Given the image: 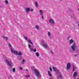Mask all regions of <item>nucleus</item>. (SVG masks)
I'll list each match as a JSON object with an SVG mask.
<instances>
[{"instance_id":"nucleus-1","label":"nucleus","mask_w":79,"mask_h":79,"mask_svg":"<svg viewBox=\"0 0 79 79\" xmlns=\"http://www.w3.org/2000/svg\"><path fill=\"white\" fill-rule=\"evenodd\" d=\"M52 69L54 72H56V73L57 74H58V75H59V77L57 78V79H59V77H60V78H62V76L61 75V72H60V70H58L57 68H56L54 67H53Z\"/></svg>"},{"instance_id":"nucleus-2","label":"nucleus","mask_w":79,"mask_h":79,"mask_svg":"<svg viewBox=\"0 0 79 79\" xmlns=\"http://www.w3.org/2000/svg\"><path fill=\"white\" fill-rule=\"evenodd\" d=\"M71 49H70V52L71 53H73L75 50H76V48H77V44L75 42H74L72 46L71 47Z\"/></svg>"},{"instance_id":"nucleus-3","label":"nucleus","mask_w":79,"mask_h":79,"mask_svg":"<svg viewBox=\"0 0 79 79\" xmlns=\"http://www.w3.org/2000/svg\"><path fill=\"white\" fill-rule=\"evenodd\" d=\"M33 71L35 72V74L36 76H38V78L41 77V76H40V72H39V71L38 70L35 69L33 70Z\"/></svg>"},{"instance_id":"nucleus-4","label":"nucleus","mask_w":79,"mask_h":79,"mask_svg":"<svg viewBox=\"0 0 79 79\" xmlns=\"http://www.w3.org/2000/svg\"><path fill=\"white\" fill-rule=\"evenodd\" d=\"M41 43L42 44V45L45 47V48H47V47H48V44H47L46 42L45 41V40H42L41 41Z\"/></svg>"},{"instance_id":"nucleus-5","label":"nucleus","mask_w":79,"mask_h":79,"mask_svg":"<svg viewBox=\"0 0 79 79\" xmlns=\"http://www.w3.org/2000/svg\"><path fill=\"white\" fill-rule=\"evenodd\" d=\"M6 62L8 66H10V67H11L12 66V61H9V59H6Z\"/></svg>"},{"instance_id":"nucleus-6","label":"nucleus","mask_w":79,"mask_h":79,"mask_svg":"<svg viewBox=\"0 0 79 79\" xmlns=\"http://www.w3.org/2000/svg\"><path fill=\"white\" fill-rule=\"evenodd\" d=\"M70 68H71V63H68L67 64L66 69L67 70H69Z\"/></svg>"},{"instance_id":"nucleus-7","label":"nucleus","mask_w":79,"mask_h":79,"mask_svg":"<svg viewBox=\"0 0 79 79\" xmlns=\"http://www.w3.org/2000/svg\"><path fill=\"white\" fill-rule=\"evenodd\" d=\"M43 12H42V10H40V15H41L42 16V19H44V16H43Z\"/></svg>"},{"instance_id":"nucleus-8","label":"nucleus","mask_w":79,"mask_h":79,"mask_svg":"<svg viewBox=\"0 0 79 79\" xmlns=\"http://www.w3.org/2000/svg\"><path fill=\"white\" fill-rule=\"evenodd\" d=\"M49 21L50 23H51V24H54V23H55L54 20L52 19H50Z\"/></svg>"},{"instance_id":"nucleus-9","label":"nucleus","mask_w":79,"mask_h":79,"mask_svg":"<svg viewBox=\"0 0 79 79\" xmlns=\"http://www.w3.org/2000/svg\"><path fill=\"white\" fill-rule=\"evenodd\" d=\"M30 10H31L30 8H27L26 9V13H28V12L30 11Z\"/></svg>"},{"instance_id":"nucleus-10","label":"nucleus","mask_w":79,"mask_h":79,"mask_svg":"<svg viewBox=\"0 0 79 79\" xmlns=\"http://www.w3.org/2000/svg\"><path fill=\"white\" fill-rule=\"evenodd\" d=\"M28 47L29 48H30V50L31 51H33V49H32V48H31V44H28Z\"/></svg>"},{"instance_id":"nucleus-11","label":"nucleus","mask_w":79,"mask_h":79,"mask_svg":"<svg viewBox=\"0 0 79 79\" xmlns=\"http://www.w3.org/2000/svg\"><path fill=\"white\" fill-rule=\"evenodd\" d=\"M73 71H75V69H76V67H75L74 65H73Z\"/></svg>"},{"instance_id":"nucleus-12","label":"nucleus","mask_w":79,"mask_h":79,"mask_svg":"<svg viewBox=\"0 0 79 79\" xmlns=\"http://www.w3.org/2000/svg\"><path fill=\"white\" fill-rule=\"evenodd\" d=\"M69 42L70 44H73V42H74V40L73 39H71L69 40Z\"/></svg>"},{"instance_id":"nucleus-13","label":"nucleus","mask_w":79,"mask_h":79,"mask_svg":"<svg viewBox=\"0 0 79 79\" xmlns=\"http://www.w3.org/2000/svg\"><path fill=\"white\" fill-rule=\"evenodd\" d=\"M11 50L12 53H13V52H14V51H15V49H14V48H13V47H11Z\"/></svg>"},{"instance_id":"nucleus-14","label":"nucleus","mask_w":79,"mask_h":79,"mask_svg":"<svg viewBox=\"0 0 79 79\" xmlns=\"http://www.w3.org/2000/svg\"><path fill=\"white\" fill-rule=\"evenodd\" d=\"M28 42H29V43H30V44L31 45H33V43H32V41H31V39L29 40Z\"/></svg>"},{"instance_id":"nucleus-15","label":"nucleus","mask_w":79,"mask_h":79,"mask_svg":"<svg viewBox=\"0 0 79 79\" xmlns=\"http://www.w3.org/2000/svg\"><path fill=\"white\" fill-rule=\"evenodd\" d=\"M35 3L36 7H38V6H39V4H38L37 2V1H35Z\"/></svg>"},{"instance_id":"nucleus-16","label":"nucleus","mask_w":79,"mask_h":79,"mask_svg":"<svg viewBox=\"0 0 79 79\" xmlns=\"http://www.w3.org/2000/svg\"><path fill=\"white\" fill-rule=\"evenodd\" d=\"M13 53H15V55H18V52L16 51H15Z\"/></svg>"},{"instance_id":"nucleus-17","label":"nucleus","mask_w":79,"mask_h":79,"mask_svg":"<svg viewBox=\"0 0 79 79\" xmlns=\"http://www.w3.org/2000/svg\"><path fill=\"white\" fill-rule=\"evenodd\" d=\"M2 37L3 39H5L6 40H8V37H5L4 36H2Z\"/></svg>"},{"instance_id":"nucleus-18","label":"nucleus","mask_w":79,"mask_h":79,"mask_svg":"<svg viewBox=\"0 0 79 79\" xmlns=\"http://www.w3.org/2000/svg\"><path fill=\"white\" fill-rule=\"evenodd\" d=\"M77 72H75L73 74V77H76V76H77Z\"/></svg>"},{"instance_id":"nucleus-19","label":"nucleus","mask_w":79,"mask_h":79,"mask_svg":"<svg viewBox=\"0 0 79 79\" xmlns=\"http://www.w3.org/2000/svg\"><path fill=\"white\" fill-rule=\"evenodd\" d=\"M25 62V60H24V59H23L22 61L21 64H24Z\"/></svg>"},{"instance_id":"nucleus-20","label":"nucleus","mask_w":79,"mask_h":79,"mask_svg":"<svg viewBox=\"0 0 79 79\" xmlns=\"http://www.w3.org/2000/svg\"><path fill=\"white\" fill-rule=\"evenodd\" d=\"M23 53L20 52H19V53H18V55H19V56L21 55H22Z\"/></svg>"},{"instance_id":"nucleus-21","label":"nucleus","mask_w":79,"mask_h":79,"mask_svg":"<svg viewBox=\"0 0 79 79\" xmlns=\"http://www.w3.org/2000/svg\"><path fill=\"white\" fill-rule=\"evenodd\" d=\"M48 74L49 76L51 77L52 76V74H51V73H50V72L49 71H48Z\"/></svg>"},{"instance_id":"nucleus-22","label":"nucleus","mask_w":79,"mask_h":79,"mask_svg":"<svg viewBox=\"0 0 79 79\" xmlns=\"http://www.w3.org/2000/svg\"><path fill=\"white\" fill-rule=\"evenodd\" d=\"M36 55L37 56V57H39L40 56V55H39V53L38 52H36Z\"/></svg>"},{"instance_id":"nucleus-23","label":"nucleus","mask_w":79,"mask_h":79,"mask_svg":"<svg viewBox=\"0 0 79 79\" xmlns=\"http://www.w3.org/2000/svg\"><path fill=\"white\" fill-rule=\"evenodd\" d=\"M25 77H26V78H27V79H29V78L28 77H30V75H28L27 76H25Z\"/></svg>"},{"instance_id":"nucleus-24","label":"nucleus","mask_w":79,"mask_h":79,"mask_svg":"<svg viewBox=\"0 0 79 79\" xmlns=\"http://www.w3.org/2000/svg\"><path fill=\"white\" fill-rule=\"evenodd\" d=\"M5 3H6V4H8V2L7 0H6L5 1Z\"/></svg>"},{"instance_id":"nucleus-25","label":"nucleus","mask_w":79,"mask_h":79,"mask_svg":"<svg viewBox=\"0 0 79 79\" xmlns=\"http://www.w3.org/2000/svg\"><path fill=\"white\" fill-rule=\"evenodd\" d=\"M18 58H19V59L20 60H22V57H21V56H19L18 57Z\"/></svg>"},{"instance_id":"nucleus-26","label":"nucleus","mask_w":79,"mask_h":79,"mask_svg":"<svg viewBox=\"0 0 79 79\" xmlns=\"http://www.w3.org/2000/svg\"><path fill=\"white\" fill-rule=\"evenodd\" d=\"M35 28H36V29H37L38 30H39V26H38L36 25Z\"/></svg>"},{"instance_id":"nucleus-27","label":"nucleus","mask_w":79,"mask_h":79,"mask_svg":"<svg viewBox=\"0 0 79 79\" xmlns=\"http://www.w3.org/2000/svg\"><path fill=\"white\" fill-rule=\"evenodd\" d=\"M48 36H49V37H50V32H48Z\"/></svg>"},{"instance_id":"nucleus-28","label":"nucleus","mask_w":79,"mask_h":79,"mask_svg":"<svg viewBox=\"0 0 79 79\" xmlns=\"http://www.w3.org/2000/svg\"><path fill=\"white\" fill-rule=\"evenodd\" d=\"M13 72H15V71H16V70L15 69V68H14L13 69Z\"/></svg>"},{"instance_id":"nucleus-29","label":"nucleus","mask_w":79,"mask_h":79,"mask_svg":"<svg viewBox=\"0 0 79 79\" xmlns=\"http://www.w3.org/2000/svg\"><path fill=\"white\" fill-rule=\"evenodd\" d=\"M33 51L34 52H35L37 51V50H36V49H35L33 51Z\"/></svg>"},{"instance_id":"nucleus-30","label":"nucleus","mask_w":79,"mask_h":79,"mask_svg":"<svg viewBox=\"0 0 79 79\" xmlns=\"http://www.w3.org/2000/svg\"><path fill=\"white\" fill-rule=\"evenodd\" d=\"M31 12H32V11H34V9H31L30 10Z\"/></svg>"},{"instance_id":"nucleus-31","label":"nucleus","mask_w":79,"mask_h":79,"mask_svg":"<svg viewBox=\"0 0 79 79\" xmlns=\"http://www.w3.org/2000/svg\"><path fill=\"white\" fill-rule=\"evenodd\" d=\"M70 37H71V36H69L67 38V40H69V38H70Z\"/></svg>"},{"instance_id":"nucleus-32","label":"nucleus","mask_w":79,"mask_h":79,"mask_svg":"<svg viewBox=\"0 0 79 79\" xmlns=\"http://www.w3.org/2000/svg\"><path fill=\"white\" fill-rule=\"evenodd\" d=\"M24 38L26 40H27V37L24 36Z\"/></svg>"},{"instance_id":"nucleus-33","label":"nucleus","mask_w":79,"mask_h":79,"mask_svg":"<svg viewBox=\"0 0 79 79\" xmlns=\"http://www.w3.org/2000/svg\"><path fill=\"white\" fill-rule=\"evenodd\" d=\"M49 69L51 71H52V68H51V67H50Z\"/></svg>"},{"instance_id":"nucleus-34","label":"nucleus","mask_w":79,"mask_h":79,"mask_svg":"<svg viewBox=\"0 0 79 79\" xmlns=\"http://www.w3.org/2000/svg\"><path fill=\"white\" fill-rule=\"evenodd\" d=\"M77 55H77V54L74 55V56H75V57L76 56H77Z\"/></svg>"},{"instance_id":"nucleus-35","label":"nucleus","mask_w":79,"mask_h":79,"mask_svg":"<svg viewBox=\"0 0 79 79\" xmlns=\"http://www.w3.org/2000/svg\"><path fill=\"white\" fill-rule=\"evenodd\" d=\"M9 47H12L11 46V44L10 43L9 44Z\"/></svg>"},{"instance_id":"nucleus-36","label":"nucleus","mask_w":79,"mask_h":79,"mask_svg":"<svg viewBox=\"0 0 79 79\" xmlns=\"http://www.w3.org/2000/svg\"><path fill=\"white\" fill-rule=\"evenodd\" d=\"M51 53H52V54H53V52L52 51L50 52Z\"/></svg>"},{"instance_id":"nucleus-37","label":"nucleus","mask_w":79,"mask_h":79,"mask_svg":"<svg viewBox=\"0 0 79 79\" xmlns=\"http://www.w3.org/2000/svg\"><path fill=\"white\" fill-rule=\"evenodd\" d=\"M20 69L22 70L23 69V68L22 67H20L19 68Z\"/></svg>"},{"instance_id":"nucleus-38","label":"nucleus","mask_w":79,"mask_h":79,"mask_svg":"<svg viewBox=\"0 0 79 79\" xmlns=\"http://www.w3.org/2000/svg\"><path fill=\"white\" fill-rule=\"evenodd\" d=\"M10 78H12V77H11V76L10 75Z\"/></svg>"},{"instance_id":"nucleus-39","label":"nucleus","mask_w":79,"mask_h":79,"mask_svg":"<svg viewBox=\"0 0 79 79\" xmlns=\"http://www.w3.org/2000/svg\"><path fill=\"white\" fill-rule=\"evenodd\" d=\"M32 47H34V45H32Z\"/></svg>"},{"instance_id":"nucleus-40","label":"nucleus","mask_w":79,"mask_h":79,"mask_svg":"<svg viewBox=\"0 0 79 79\" xmlns=\"http://www.w3.org/2000/svg\"><path fill=\"white\" fill-rule=\"evenodd\" d=\"M26 71H29V70H28L26 69Z\"/></svg>"},{"instance_id":"nucleus-41","label":"nucleus","mask_w":79,"mask_h":79,"mask_svg":"<svg viewBox=\"0 0 79 79\" xmlns=\"http://www.w3.org/2000/svg\"><path fill=\"white\" fill-rule=\"evenodd\" d=\"M77 79H79V78H77Z\"/></svg>"},{"instance_id":"nucleus-42","label":"nucleus","mask_w":79,"mask_h":79,"mask_svg":"<svg viewBox=\"0 0 79 79\" xmlns=\"http://www.w3.org/2000/svg\"><path fill=\"white\" fill-rule=\"evenodd\" d=\"M72 17H73V16H72Z\"/></svg>"}]
</instances>
